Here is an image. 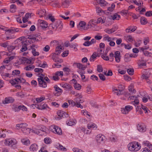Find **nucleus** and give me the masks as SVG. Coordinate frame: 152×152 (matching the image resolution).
Returning a JSON list of instances; mask_svg holds the SVG:
<instances>
[{"label": "nucleus", "mask_w": 152, "mask_h": 152, "mask_svg": "<svg viewBox=\"0 0 152 152\" xmlns=\"http://www.w3.org/2000/svg\"><path fill=\"white\" fill-rule=\"evenodd\" d=\"M47 129L45 127L43 126L40 129H37L34 128H32V129L26 128L25 131L23 132V133L26 134H30L31 132L35 133L39 135H42L44 134V133L46 132Z\"/></svg>", "instance_id": "f257e3e1"}, {"label": "nucleus", "mask_w": 152, "mask_h": 152, "mask_svg": "<svg viewBox=\"0 0 152 152\" xmlns=\"http://www.w3.org/2000/svg\"><path fill=\"white\" fill-rule=\"evenodd\" d=\"M140 143L136 141H132L129 142L127 145L129 151L131 152H136L139 151L141 148Z\"/></svg>", "instance_id": "f03ea898"}, {"label": "nucleus", "mask_w": 152, "mask_h": 152, "mask_svg": "<svg viewBox=\"0 0 152 152\" xmlns=\"http://www.w3.org/2000/svg\"><path fill=\"white\" fill-rule=\"evenodd\" d=\"M124 87L123 86L119 85L118 86V88L116 87L113 88V93L118 96L124 95L126 96H128L129 94L124 90Z\"/></svg>", "instance_id": "7ed1b4c3"}, {"label": "nucleus", "mask_w": 152, "mask_h": 152, "mask_svg": "<svg viewBox=\"0 0 152 152\" xmlns=\"http://www.w3.org/2000/svg\"><path fill=\"white\" fill-rule=\"evenodd\" d=\"M50 130L53 133L59 135L62 134V131L61 128L59 127L53 125L49 127Z\"/></svg>", "instance_id": "20e7f679"}, {"label": "nucleus", "mask_w": 152, "mask_h": 152, "mask_svg": "<svg viewBox=\"0 0 152 152\" xmlns=\"http://www.w3.org/2000/svg\"><path fill=\"white\" fill-rule=\"evenodd\" d=\"M4 143L6 146H13L17 143V142L16 140L14 138H8L4 140Z\"/></svg>", "instance_id": "39448f33"}, {"label": "nucleus", "mask_w": 152, "mask_h": 152, "mask_svg": "<svg viewBox=\"0 0 152 152\" xmlns=\"http://www.w3.org/2000/svg\"><path fill=\"white\" fill-rule=\"evenodd\" d=\"M42 76H43V74H41L39 76V77H38L37 79L40 86L45 88L47 87V84L44 81V77H42Z\"/></svg>", "instance_id": "423d86ee"}, {"label": "nucleus", "mask_w": 152, "mask_h": 152, "mask_svg": "<svg viewBox=\"0 0 152 152\" xmlns=\"http://www.w3.org/2000/svg\"><path fill=\"white\" fill-rule=\"evenodd\" d=\"M133 109V107L130 105H126L124 108L121 109V113L124 114H126L131 111Z\"/></svg>", "instance_id": "0eeeda50"}, {"label": "nucleus", "mask_w": 152, "mask_h": 152, "mask_svg": "<svg viewBox=\"0 0 152 152\" xmlns=\"http://www.w3.org/2000/svg\"><path fill=\"white\" fill-rule=\"evenodd\" d=\"M137 130L140 132H144L146 131V126L142 123H139L137 125Z\"/></svg>", "instance_id": "6e6552de"}, {"label": "nucleus", "mask_w": 152, "mask_h": 152, "mask_svg": "<svg viewBox=\"0 0 152 152\" xmlns=\"http://www.w3.org/2000/svg\"><path fill=\"white\" fill-rule=\"evenodd\" d=\"M57 113L58 117L57 118L56 120H58L61 119L62 117H68L69 116L68 114L67 113L61 110L58 111Z\"/></svg>", "instance_id": "1a4fd4ad"}, {"label": "nucleus", "mask_w": 152, "mask_h": 152, "mask_svg": "<svg viewBox=\"0 0 152 152\" xmlns=\"http://www.w3.org/2000/svg\"><path fill=\"white\" fill-rule=\"evenodd\" d=\"M38 14L40 17H44L46 19H48V17L45 10L41 9L38 11Z\"/></svg>", "instance_id": "9d476101"}, {"label": "nucleus", "mask_w": 152, "mask_h": 152, "mask_svg": "<svg viewBox=\"0 0 152 152\" xmlns=\"http://www.w3.org/2000/svg\"><path fill=\"white\" fill-rule=\"evenodd\" d=\"M105 139V136L101 134L97 135L96 137V141L98 143H101L103 142Z\"/></svg>", "instance_id": "9b49d317"}, {"label": "nucleus", "mask_w": 152, "mask_h": 152, "mask_svg": "<svg viewBox=\"0 0 152 152\" xmlns=\"http://www.w3.org/2000/svg\"><path fill=\"white\" fill-rule=\"evenodd\" d=\"M25 80L22 78H16L14 79L10 80V83L12 85L18 84L20 83H23L25 82Z\"/></svg>", "instance_id": "f8f14e48"}, {"label": "nucleus", "mask_w": 152, "mask_h": 152, "mask_svg": "<svg viewBox=\"0 0 152 152\" xmlns=\"http://www.w3.org/2000/svg\"><path fill=\"white\" fill-rule=\"evenodd\" d=\"M37 109L41 110H46L48 111L50 110V108L46 104H44L42 105H37L36 107Z\"/></svg>", "instance_id": "ddd939ff"}, {"label": "nucleus", "mask_w": 152, "mask_h": 152, "mask_svg": "<svg viewBox=\"0 0 152 152\" xmlns=\"http://www.w3.org/2000/svg\"><path fill=\"white\" fill-rule=\"evenodd\" d=\"M73 66H76L80 69L82 70H85L87 67L86 65L80 63H74L73 64Z\"/></svg>", "instance_id": "4468645a"}, {"label": "nucleus", "mask_w": 152, "mask_h": 152, "mask_svg": "<svg viewBox=\"0 0 152 152\" xmlns=\"http://www.w3.org/2000/svg\"><path fill=\"white\" fill-rule=\"evenodd\" d=\"M38 46L37 45H31V48L32 50L31 52L33 55L35 56H37L39 55V53L36 50L35 48H37Z\"/></svg>", "instance_id": "2eb2a0df"}, {"label": "nucleus", "mask_w": 152, "mask_h": 152, "mask_svg": "<svg viewBox=\"0 0 152 152\" xmlns=\"http://www.w3.org/2000/svg\"><path fill=\"white\" fill-rule=\"evenodd\" d=\"M1 75L3 79L6 81L9 80L12 77V74H9L5 72L2 73Z\"/></svg>", "instance_id": "dca6fc26"}, {"label": "nucleus", "mask_w": 152, "mask_h": 152, "mask_svg": "<svg viewBox=\"0 0 152 152\" xmlns=\"http://www.w3.org/2000/svg\"><path fill=\"white\" fill-rule=\"evenodd\" d=\"M86 23L84 21H81L79 23L77 26V28L80 30H86L88 29L87 27H86Z\"/></svg>", "instance_id": "f3484780"}, {"label": "nucleus", "mask_w": 152, "mask_h": 152, "mask_svg": "<svg viewBox=\"0 0 152 152\" xmlns=\"http://www.w3.org/2000/svg\"><path fill=\"white\" fill-rule=\"evenodd\" d=\"M27 126L28 125L26 124L25 123H22L16 124V127L18 129H19L21 128L22 131L23 132L24 131H25V130Z\"/></svg>", "instance_id": "a211bd4d"}, {"label": "nucleus", "mask_w": 152, "mask_h": 152, "mask_svg": "<svg viewBox=\"0 0 152 152\" xmlns=\"http://www.w3.org/2000/svg\"><path fill=\"white\" fill-rule=\"evenodd\" d=\"M96 20L94 19L91 20L88 22L87 24V28H94L96 26Z\"/></svg>", "instance_id": "6ab92c4d"}, {"label": "nucleus", "mask_w": 152, "mask_h": 152, "mask_svg": "<svg viewBox=\"0 0 152 152\" xmlns=\"http://www.w3.org/2000/svg\"><path fill=\"white\" fill-rule=\"evenodd\" d=\"M55 92V95L56 96H58L61 95L62 92V90L57 85H55L54 86Z\"/></svg>", "instance_id": "aec40b11"}, {"label": "nucleus", "mask_w": 152, "mask_h": 152, "mask_svg": "<svg viewBox=\"0 0 152 152\" xmlns=\"http://www.w3.org/2000/svg\"><path fill=\"white\" fill-rule=\"evenodd\" d=\"M38 22L40 26L43 28H46L48 27V23L44 20L39 19L38 20Z\"/></svg>", "instance_id": "412c9836"}, {"label": "nucleus", "mask_w": 152, "mask_h": 152, "mask_svg": "<svg viewBox=\"0 0 152 152\" xmlns=\"http://www.w3.org/2000/svg\"><path fill=\"white\" fill-rule=\"evenodd\" d=\"M14 99L12 97H6L5 99L3 101L2 103L4 104H7L13 102Z\"/></svg>", "instance_id": "4be33fe9"}, {"label": "nucleus", "mask_w": 152, "mask_h": 152, "mask_svg": "<svg viewBox=\"0 0 152 152\" xmlns=\"http://www.w3.org/2000/svg\"><path fill=\"white\" fill-rule=\"evenodd\" d=\"M77 123L76 119L74 118H71L68 120L66 122V124L69 126H72L75 125Z\"/></svg>", "instance_id": "5701e85b"}, {"label": "nucleus", "mask_w": 152, "mask_h": 152, "mask_svg": "<svg viewBox=\"0 0 152 152\" xmlns=\"http://www.w3.org/2000/svg\"><path fill=\"white\" fill-rule=\"evenodd\" d=\"M137 28V27L135 26H130L126 29V31L127 33H132L134 32Z\"/></svg>", "instance_id": "b1692460"}, {"label": "nucleus", "mask_w": 152, "mask_h": 152, "mask_svg": "<svg viewBox=\"0 0 152 152\" xmlns=\"http://www.w3.org/2000/svg\"><path fill=\"white\" fill-rule=\"evenodd\" d=\"M114 57L115 59V61L119 63L120 62L121 59L120 53L119 51H116L115 52Z\"/></svg>", "instance_id": "393cba45"}, {"label": "nucleus", "mask_w": 152, "mask_h": 152, "mask_svg": "<svg viewBox=\"0 0 152 152\" xmlns=\"http://www.w3.org/2000/svg\"><path fill=\"white\" fill-rule=\"evenodd\" d=\"M20 110H22L23 111H26L27 110V108L23 105H20L18 107H15V111H18Z\"/></svg>", "instance_id": "a878e982"}, {"label": "nucleus", "mask_w": 152, "mask_h": 152, "mask_svg": "<svg viewBox=\"0 0 152 152\" xmlns=\"http://www.w3.org/2000/svg\"><path fill=\"white\" fill-rule=\"evenodd\" d=\"M124 39L128 42H132L134 39L131 35H126L124 37Z\"/></svg>", "instance_id": "bb28decb"}, {"label": "nucleus", "mask_w": 152, "mask_h": 152, "mask_svg": "<svg viewBox=\"0 0 152 152\" xmlns=\"http://www.w3.org/2000/svg\"><path fill=\"white\" fill-rule=\"evenodd\" d=\"M103 40L107 42H109L111 40H114V38L110 37L107 34L104 35L103 36Z\"/></svg>", "instance_id": "cd10ccee"}, {"label": "nucleus", "mask_w": 152, "mask_h": 152, "mask_svg": "<svg viewBox=\"0 0 152 152\" xmlns=\"http://www.w3.org/2000/svg\"><path fill=\"white\" fill-rule=\"evenodd\" d=\"M61 86L66 90L69 91L72 88V86L70 85L67 83H62L61 84Z\"/></svg>", "instance_id": "c85d7f7f"}, {"label": "nucleus", "mask_w": 152, "mask_h": 152, "mask_svg": "<svg viewBox=\"0 0 152 152\" xmlns=\"http://www.w3.org/2000/svg\"><path fill=\"white\" fill-rule=\"evenodd\" d=\"M134 85L132 84H131L128 88L129 91L132 94H134L136 92V91L134 88Z\"/></svg>", "instance_id": "c756f323"}, {"label": "nucleus", "mask_w": 152, "mask_h": 152, "mask_svg": "<svg viewBox=\"0 0 152 152\" xmlns=\"http://www.w3.org/2000/svg\"><path fill=\"white\" fill-rule=\"evenodd\" d=\"M106 17L104 16L100 17L97 19V21L96 22V23L97 24L103 23L106 22Z\"/></svg>", "instance_id": "7c9ffc66"}, {"label": "nucleus", "mask_w": 152, "mask_h": 152, "mask_svg": "<svg viewBox=\"0 0 152 152\" xmlns=\"http://www.w3.org/2000/svg\"><path fill=\"white\" fill-rule=\"evenodd\" d=\"M80 101L79 100V99L77 98H76L75 100V102H76V103L75 105V106L77 107L80 108L81 109L83 108V107L79 103H82L83 102V100H80Z\"/></svg>", "instance_id": "2f4dec72"}, {"label": "nucleus", "mask_w": 152, "mask_h": 152, "mask_svg": "<svg viewBox=\"0 0 152 152\" xmlns=\"http://www.w3.org/2000/svg\"><path fill=\"white\" fill-rule=\"evenodd\" d=\"M110 18L112 19L113 20H118L121 18L120 15H118L117 13H115L110 16Z\"/></svg>", "instance_id": "473e14b6"}, {"label": "nucleus", "mask_w": 152, "mask_h": 152, "mask_svg": "<svg viewBox=\"0 0 152 152\" xmlns=\"http://www.w3.org/2000/svg\"><path fill=\"white\" fill-rule=\"evenodd\" d=\"M87 127L88 129L93 128L94 129H96L97 128V126L96 124L91 123L87 124Z\"/></svg>", "instance_id": "72a5a7b5"}, {"label": "nucleus", "mask_w": 152, "mask_h": 152, "mask_svg": "<svg viewBox=\"0 0 152 152\" xmlns=\"http://www.w3.org/2000/svg\"><path fill=\"white\" fill-rule=\"evenodd\" d=\"M96 11L97 14L100 16L102 15L105 14L104 11L99 7H96Z\"/></svg>", "instance_id": "f704fd0d"}, {"label": "nucleus", "mask_w": 152, "mask_h": 152, "mask_svg": "<svg viewBox=\"0 0 152 152\" xmlns=\"http://www.w3.org/2000/svg\"><path fill=\"white\" fill-rule=\"evenodd\" d=\"M55 147L59 150L66 151V148L64 147L63 146L59 143H57L55 145Z\"/></svg>", "instance_id": "c9c22d12"}, {"label": "nucleus", "mask_w": 152, "mask_h": 152, "mask_svg": "<svg viewBox=\"0 0 152 152\" xmlns=\"http://www.w3.org/2000/svg\"><path fill=\"white\" fill-rule=\"evenodd\" d=\"M15 56H8V57L6 58L4 60V63L5 64H6L9 63L10 61L14 58Z\"/></svg>", "instance_id": "e433bc0d"}, {"label": "nucleus", "mask_w": 152, "mask_h": 152, "mask_svg": "<svg viewBox=\"0 0 152 152\" xmlns=\"http://www.w3.org/2000/svg\"><path fill=\"white\" fill-rule=\"evenodd\" d=\"M2 29L6 31V33L7 34L9 33H12L14 32L13 30L10 29H8L7 28L4 27L3 26H0V30Z\"/></svg>", "instance_id": "4c0bfd02"}, {"label": "nucleus", "mask_w": 152, "mask_h": 152, "mask_svg": "<svg viewBox=\"0 0 152 152\" xmlns=\"http://www.w3.org/2000/svg\"><path fill=\"white\" fill-rule=\"evenodd\" d=\"M38 149V146L36 144H32L30 146V149L31 151H35Z\"/></svg>", "instance_id": "58836bf2"}, {"label": "nucleus", "mask_w": 152, "mask_h": 152, "mask_svg": "<svg viewBox=\"0 0 152 152\" xmlns=\"http://www.w3.org/2000/svg\"><path fill=\"white\" fill-rule=\"evenodd\" d=\"M21 142L24 145H28L30 144V142L29 140L27 138H24L21 140Z\"/></svg>", "instance_id": "ea45409f"}, {"label": "nucleus", "mask_w": 152, "mask_h": 152, "mask_svg": "<svg viewBox=\"0 0 152 152\" xmlns=\"http://www.w3.org/2000/svg\"><path fill=\"white\" fill-rule=\"evenodd\" d=\"M31 14L29 13H27L24 17L23 18V21L24 23H25L28 20L31 18Z\"/></svg>", "instance_id": "a19ab883"}, {"label": "nucleus", "mask_w": 152, "mask_h": 152, "mask_svg": "<svg viewBox=\"0 0 152 152\" xmlns=\"http://www.w3.org/2000/svg\"><path fill=\"white\" fill-rule=\"evenodd\" d=\"M142 145L144 146H146L149 148H151L150 147L152 146V144L148 141L144 140L142 142Z\"/></svg>", "instance_id": "79ce46f5"}, {"label": "nucleus", "mask_w": 152, "mask_h": 152, "mask_svg": "<svg viewBox=\"0 0 152 152\" xmlns=\"http://www.w3.org/2000/svg\"><path fill=\"white\" fill-rule=\"evenodd\" d=\"M132 1L134 2V3L139 7H141L142 6L143 4V1L142 0H138V1L136 0H133Z\"/></svg>", "instance_id": "37998d69"}, {"label": "nucleus", "mask_w": 152, "mask_h": 152, "mask_svg": "<svg viewBox=\"0 0 152 152\" xmlns=\"http://www.w3.org/2000/svg\"><path fill=\"white\" fill-rule=\"evenodd\" d=\"M115 30H116L114 29L113 28H112L111 29L107 28L104 30V31L108 34H111L114 32Z\"/></svg>", "instance_id": "c03bdc74"}, {"label": "nucleus", "mask_w": 152, "mask_h": 152, "mask_svg": "<svg viewBox=\"0 0 152 152\" xmlns=\"http://www.w3.org/2000/svg\"><path fill=\"white\" fill-rule=\"evenodd\" d=\"M81 113L84 115L86 116L87 117L90 118L91 115L86 110H82L81 111Z\"/></svg>", "instance_id": "a18cd8bd"}, {"label": "nucleus", "mask_w": 152, "mask_h": 152, "mask_svg": "<svg viewBox=\"0 0 152 152\" xmlns=\"http://www.w3.org/2000/svg\"><path fill=\"white\" fill-rule=\"evenodd\" d=\"M98 56V53L94 52L91 55L90 58V60L91 61H93Z\"/></svg>", "instance_id": "49530a36"}, {"label": "nucleus", "mask_w": 152, "mask_h": 152, "mask_svg": "<svg viewBox=\"0 0 152 152\" xmlns=\"http://www.w3.org/2000/svg\"><path fill=\"white\" fill-rule=\"evenodd\" d=\"M35 66L32 65H30L24 68V69L26 71H31L33 69L35 68Z\"/></svg>", "instance_id": "de8ad7c7"}, {"label": "nucleus", "mask_w": 152, "mask_h": 152, "mask_svg": "<svg viewBox=\"0 0 152 152\" xmlns=\"http://www.w3.org/2000/svg\"><path fill=\"white\" fill-rule=\"evenodd\" d=\"M70 2L69 1L65 0L62 3V6L64 7L67 8L69 6Z\"/></svg>", "instance_id": "09e8293b"}, {"label": "nucleus", "mask_w": 152, "mask_h": 152, "mask_svg": "<svg viewBox=\"0 0 152 152\" xmlns=\"http://www.w3.org/2000/svg\"><path fill=\"white\" fill-rule=\"evenodd\" d=\"M99 3L101 6L104 7L107 5V3L104 0H99Z\"/></svg>", "instance_id": "8fccbe9b"}, {"label": "nucleus", "mask_w": 152, "mask_h": 152, "mask_svg": "<svg viewBox=\"0 0 152 152\" xmlns=\"http://www.w3.org/2000/svg\"><path fill=\"white\" fill-rule=\"evenodd\" d=\"M140 97L139 95H137V98L134 101L132 102L131 103L133 105L137 104L139 103V99Z\"/></svg>", "instance_id": "3c124183"}, {"label": "nucleus", "mask_w": 152, "mask_h": 152, "mask_svg": "<svg viewBox=\"0 0 152 152\" xmlns=\"http://www.w3.org/2000/svg\"><path fill=\"white\" fill-rule=\"evenodd\" d=\"M16 10V6L14 4H12L10 6V11L12 12H15Z\"/></svg>", "instance_id": "603ef678"}, {"label": "nucleus", "mask_w": 152, "mask_h": 152, "mask_svg": "<svg viewBox=\"0 0 152 152\" xmlns=\"http://www.w3.org/2000/svg\"><path fill=\"white\" fill-rule=\"evenodd\" d=\"M140 21L141 24L142 25H145L148 22L147 19L144 17H142L140 19Z\"/></svg>", "instance_id": "864d4df0"}, {"label": "nucleus", "mask_w": 152, "mask_h": 152, "mask_svg": "<svg viewBox=\"0 0 152 152\" xmlns=\"http://www.w3.org/2000/svg\"><path fill=\"white\" fill-rule=\"evenodd\" d=\"M150 98L151 97L148 95H145L142 98V101L143 102L145 103L148 101V99L150 100Z\"/></svg>", "instance_id": "5fc2aeb1"}, {"label": "nucleus", "mask_w": 152, "mask_h": 152, "mask_svg": "<svg viewBox=\"0 0 152 152\" xmlns=\"http://www.w3.org/2000/svg\"><path fill=\"white\" fill-rule=\"evenodd\" d=\"M34 71L35 72H37L39 73V75H38V76L40 75L41 73H42L43 71V70L41 68H36L34 69Z\"/></svg>", "instance_id": "6e6d98bb"}, {"label": "nucleus", "mask_w": 152, "mask_h": 152, "mask_svg": "<svg viewBox=\"0 0 152 152\" xmlns=\"http://www.w3.org/2000/svg\"><path fill=\"white\" fill-rule=\"evenodd\" d=\"M44 142L46 144H49L51 142V140L49 137H46L44 140Z\"/></svg>", "instance_id": "4d7b16f0"}, {"label": "nucleus", "mask_w": 152, "mask_h": 152, "mask_svg": "<svg viewBox=\"0 0 152 152\" xmlns=\"http://www.w3.org/2000/svg\"><path fill=\"white\" fill-rule=\"evenodd\" d=\"M115 7V5L113 4H111V6L107 8V10L110 12H112L114 9Z\"/></svg>", "instance_id": "13d9d810"}, {"label": "nucleus", "mask_w": 152, "mask_h": 152, "mask_svg": "<svg viewBox=\"0 0 152 152\" xmlns=\"http://www.w3.org/2000/svg\"><path fill=\"white\" fill-rule=\"evenodd\" d=\"M39 67H40L42 68H45L48 67V65L45 61H44L42 62L41 64L39 65Z\"/></svg>", "instance_id": "bf43d9fd"}, {"label": "nucleus", "mask_w": 152, "mask_h": 152, "mask_svg": "<svg viewBox=\"0 0 152 152\" xmlns=\"http://www.w3.org/2000/svg\"><path fill=\"white\" fill-rule=\"evenodd\" d=\"M74 86L76 89L77 90H80L81 88V86L80 84L77 83L74 84Z\"/></svg>", "instance_id": "052dcab7"}, {"label": "nucleus", "mask_w": 152, "mask_h": 152, "mask_svg": "<svg viewBox=\"0 0 152 152\" xmlns=\"http://www.w3.org/2000/svg\"><path fill=\"white\" fill-rule=\"evenodd\" d=\"M62 49V47L61 46H57L56 49V52L57 53H60Z\"/></svg>", "instance_id": "680f3d73"}, {"label": "nucleus", "mask_w": 152, "mask_h": 152, "mask_svg": "<svg viewBox=\"0 0 152 152\" xmlns=\"http://www.w3.org/2000/svg\"><path fill=\"white\" fill-rule=\"evenodd\" d=\"M27 49V44L24 43L22 47L20 49V51L22 52L25 51H26Z\"/></svg>", "instance_id": "e2e57ef3"}, {"label": "nucleus", "mask_w": 152, "mask_h": 152, "mask_svg": "<svg viewBox=\"0 0 152 152\" xmlns=\"http://www.w3.org/2000/svg\"><path fill=\"white\" fill-rule=\"evenodd\" d=\"M47 16L48 18L47 19H49L51 20L52 22H53L55 21V19L54 18L53 16H52L51 14H49L47 15Z\"/></svg>", "instance_id": "0e129e2a"}, {"label": "nucleus", "mask_w": 152, "mask_h": 152, "mask_svg": "<svg viewBox=\"0 0 152 152\" xmlns=\"http://www.w3.org/2000/svg\"><path fill=\"white\" fill-rule=\"evenodd\" d=\"M26 58L25 57H21L19 59V61L20 62L19 63V64H21L25 63L26 61Z\"/></svg>", "instance_id": "69168bd1"}, {"label": "nucleus", "mask_w": 152, "mask_h": 152, "mask_svg": "<svg viewBox=\"0 0 152 152\" xmlns=\"http://www.w3.org/2000/svg\"><path fill=\"white\" fill-rule=\"evenodd\" d=\"M124 60L126 62H127L130 60V57L129 54H126L125 55L124 57Z\"/></svg>", "instance_id": "338daca9"}, {"label": "nucleus", "mask_w": 152, "mask_h": 152, "mask_svg": "<svg viewBox=\"0 0 152 152\" xmlns=\"http://www.w3.org/2000/svg\"><path fill=\"white\" fill-rule=\"evenodd\" d=\"M45 99L44 97L41 96L39 97H38L36 98V101L38 103L40 102Z\"/></svg>", "instance_id": "774afa93"}]
</instances>
